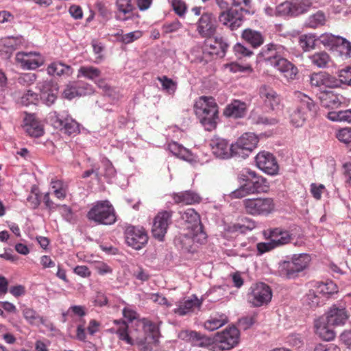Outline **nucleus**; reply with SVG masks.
Returning a JSON list of instances; mask_svg holds the SVG:
<instances>
[{
	"mask_svg": "<svg viewBox=\"0 0 351 351\" xmlns=\"http://www.w3.org/2000/svg\"><path fill=\"white\" fill-rule=\"evenodd\" d=\"M182 27V23L176 19L171 22H165L162 26V31L164 34H169L179 31Z\"/></svg>",
	"mask_w": 351,
	"mask_h": 351,
	"instance_id": "nucleus-54",
	"label": "nucleus"
},
{
	"mask_svg": "<svg viewBox=\"0 0 351 351\" xmlns=\"http://www.w3.org/2000/svg\"><path fill=\"white\" fill-rule=\"evenodd\" d=\"M272 298V291L269 285L258 282L252 285L247 295L248 302L254 307L269 304Z\"/></svg>",
	"mask_w": 351,
	"mask_h": 351,
	"instance_id": "nucleus-9",
	"label": "nucleus"
},
{
	"mask_svg": "<svg viewBox=\"0 0 351 351\" xmlns=\"http://www.w3.org/2000/svg\"><path fill=\"white\" fill-rule=\"evenodd\" d=\"M217 22L212 13L205 12L199 18L197 31L202 38H211L217 32Z\"/></svg>",
	"mask_w": 351,
	"mask_h": 351,
	"instance_id": "nucleus-19",
	"label": "nucleus"
},
{
	"mask_svg": "<svg viewBox=\"0 0 351 351\" xmlns=\"http://www.w3.org/2000/svg\"><path fill=\"white\" fill-rule=\"evenodd\" d=\"M313 351H341L339 347L333 343H317L315 346Z\"/></svg>",
	"mask_w": 351,
	"mask_h": 351,
	"instance_id": "nucleus-63",
	"label": "nucleus"
},
{
	"mask_svg": "<svg viewBox=\"0 0 351 351\" xmlns=\"http://www.w3.org/2000/svg\"><path fill=\"white\" fill-rule=\"evenodd\" d=\"M239 341V331L235 326L229 327L216 335L218 348L228 350L237 346Z\"/></svg>",
	"mask_w": 351,
	"mask_h": 351,
	"instance_id": "nucleus-17",
	"label": "nucleus"
},
{
	"mask_svg": "<svg viewBox=\"0 0 351 351\" xmlns=\"http://www.w3.org/2000/svg\"><path fill=\"white\" fill-rule=\"evenodd\" d=\"M169 150L176 156L184 160H191L192 159L191 152L182 145L177 142H171L168 144Z\"/></svg>",
	"mask_w": 351,
	"mask_h": 351,
	"instance_id": "nucleus-40",
	"label": "nucleus"
},
{
	"mask_svg": "<svg viewBox=\"0 0 351 351\" xmlns=\"http://www.w3.org/2000/svg\"><path fill=\"white\" fill-rule=\"evenodd\" d=\"M315 287L317 289V292H318L322 298L337 292V287L332 281L317 282Z\"/></svg>",
	"mask_w": 351,
	"mask_h": 351,
	"instance_id": "nucleus-46",
	"label": "nucleus"
},
{
	"mask_svg": "<svg viewBox=\"0 0 351 351\" xmlns=\"http://www.w3.org/2000/svg\"><path fill=\"white\" fill-rule=\"evenodd\" d=\"M281 56L273 63V66L277 69L287 80H294L298 73V68L290 61Z\"/></svg>",
	"mask_w": 351,
	"mask_h": 351,
	"instance_id": "nucleus-26",
	"label": "nucleus"
},
{
	"mask_svg": "<svg viewBox=\"0 0 351 351\" xmlns=\"http://www.w3.org/2000/svg\"><path fill=\"white\" fill-rule=\"evenodd\" d=\"M86 217L97 225L110 226L117 220V213L108 200L97 201L88 211Z\"/></svg>",
	"mask_w": 351,
	"mask_h": 351,
	"instance_id": "nucleus-4",
	"label": "nucleus"
},
{
	"mask_svg": "<svg viewBox=\"0 0 351 351\" xmlns=\"http://www.w3.org/2000/svg\"><path fill=\"white\" fill-rule=\"evenodd\" d=\"M241 177L245 184L232 193L234 197L241 198L249 194L266 193L269 189L268 180L254 171L245 169L243 171Z\"/></svg>",
	"mask_w": 351,
	"mask_h": 351,
	"instance_id": "nucleus-3",
	"label": "nucleus"
},
{
	"mask_svg": "<svg viewBox=\"0 0 351 351\" xmlns=\"http://www.w3.org/2000/svg\"><path fill=\"white\" fill-rule=\"evenodd\" d=\"M54 195L59 199H64L66 197L68 185L61 180L53 179L51 182Z\"/></svg>",
	"mask_w": 351,
	"mask_h": 351,
	"instance_id": "nucleus-42",
	"label": "nucleus"
},
{
	"mask_svg": "<svg viewBox=\"0 0 351 351\" xmlns=\"http://www.w3.org/2000/svg\"><path fill=\"white\" fill-rule=\"evenodd\" d=\"M201 305L202 302L197 297L193 296L180 302L178 306L173 310V313L179 316H184L199 308Z\"/></svg>",
	"mask_w": 351,
	"mask_h": 351,
	"instance_id": "nucleus-30",
	"label": "nucleus"
},
{
	"mask_svg": "<svg viewBox=\"0 0 351 351\" xmlns=\"http://www.w3.org/2000/svg\"><path fill=\"white\" fill-rule=\"evenodd\" d=\"M269 239L278 247L290 243L293 235L289 230L278 227L269 230Z\"/></svg>",
	"mask_w": 351,
	"mask_h": 351,
	"instance_id": "nucleus-27",
	"label": "nucleus"
},
{
	"mask_svg": "<svg viewBox=\"0 0 351 351\" xmlns=\"http://www.w3.org/2000/svg\"><path fill=\"white\" fill-rule=\"evenodd\" d=\"M343 40H344V42H339L335 49L339 51L346 58H350L351 43L344 38H343Z\"/></svg>",
	"mask_w": 351,
	"mask_h": 351,
	"instance_id": "nucleus-58",
	"label": "nucleus"
},
{
	"mask_svg": "<svg viewBox=\"0 0 351 351\" xmlns=\"http://www.w3.org/2000/svg\"><path fill=\"white\" fill-rule=\"evenodd\" d=\"M215 3L222 11L234 10L240 6L244 5L249 8L250 0H215Z\"/></svg>",
	"mask_w": 351,
	"mask_h": 351,
	"instance_id": "nucleus-39",
	"label": "nucleus"
},
{
	"mask_svg": "<svg viewBox=\"0 0 351 351\" xmlns=\"http://www.w3.org/2000/svg\"><path fill=\"white\" fill-rule=\"evenodd\" d=\"M338 81L340 84L351 85V68L347 67L339 71Z\"/></svg>",
	"mask_w": 351,
	"mask_h": 351,
	"instance_id": "nucleus-60",
	"label": "nucleus"
},
{
	"mask_svg": "<svg viewBox=\"0 0 351 351\" xmlns=\"http://www.w3.org/2000/svg\"><path fill=\"white\" fill-rule=\"evenodd\" d=\"M52 121L53 126L65 134L76 135L80 132L78 123L68 114V112L62 114L54 112Z\"/></svg>",
	"mask_w": 351,
	"mask_h": 351,
	"instance_id": "nucleus-12",
	"label": "nucleus"
},
{
	"mask_svg": "<svg viewBox=\"0 0 351 351\" xmlns=\"http://www.w3.org/2000/svg\"><path fill=\"white\" fill-rule=\"evenodd\" d=\"M173 213L172 210H162L158 212L154 219L152 232L153 237L160 241H163L168 228L172 222Z\"/></svg>",
	"mask_w": 351,
	"mask_h": 351,
	"instance_id": "nucleus-13",
	"label": "nucleus"
},
{
	"mask_svg": "<svg viewBox=\"0 0 351 351\" xmlns=\"http://www.w3.org/2000/svg\"><path fill=\"white\" fill-rule=\"evenodd\" d=\"M47 73L50 75H71L73 73V69L61 62H56L48 66Z\"/></svg>",
	"mask_w": 351,
	"mask_h": 351,
	"instance_id": "nucleus-38",
	"label": "nucleus"
},
{
	"mask_svg": "<svg viewBox=\"0 0 351 351\" xmlns=\"http://www.w3.org/2000/svg\"><path fill=\"white\" fill-rule=\"evenodd\" d=\"M95 8L103 18L106 19L109 16L110 13L105 3L98 1L95 3Z\"/></svg>",
	"mask_w": 351,
	"mask_h": 351,
	"instance_id": "nucleus-64",
	"label": "nucleus"
},
{
	"mask_svg": "<svg viewBox=\"0 0 351 351\" xmlns=\"http://www.w3.org/2000/svg\"><path fill=\"white\" fill-rule=\"evenodd\" d=\"M311 62L319 68H324L330 60L329 55L325 51L317 52L309 57Z\"/></svg>",
	"mask_w": 351,
	"mask_h": 351,
	"instance_id": "nucleus-48",
	"label": "nucleus"
},
{
	"mask_svg": "<svg viewBox=\"0 0 351 351\" xmlns=\"http://www.w3.org/2000/svg\"><path fill=\"white\" fill-rule=\"evenodd\" d=\"M327 117L332 121L351 122V110H341L338 112H330Z\"/></svg>",
	"mask_w": 351,
	"mask_h": 351,
	"instance_id": "nucleus-50",
	"label": "nucleus"
},
{
	"mask_svg": "<svg viewBox=\"0 0 351 351\" xmlns=\"http://www.w3.org/2000/svg\"><path fill=\"white\" fill-rule=\"evenodd\" d=\"M330 326L324 317H320L314 321L315 333L324 341H332L336 334Z\"/></svg>",
	"mask_w": 351,
	"mask_h": 351,
	"instance_id": "nucleus-24",
	"label": "nucleus"
},
{
	"mask_svg": "<svg viewBox=\"0 0 351 351\" xmlns=\"http://www.w3.org/2000/svg\"><path fill=\"white\" fill-rule=\"evenodd\" d=\"M288 49L277 43H271L265 45L258 53V57L265 61L269 62L272 65L275 60L281 56H287L289 54Z\"/></svg>",
	"mask_w": 351,
	"mask_h": 351,
	"instance_id": "nucleus-20",
	"label": "nucleus"
},
{
	"mask_svg": "<svg viewBox=\"0 0 351 351\" xmlns=\"http://www.w3.org/2000/svg\"><path fill=\"white\" fill-rule=\"evenodd\" d=\"M171 5L178 16L180 17L184 16L187 10V6L184 0H171Z\"/></svg>",
	"mask_w": 351,
	"mask_h": 351,
	"instance_id": "nucleus-57",
	"label": "nucleus"
},
{
	"mask_svg": "<svg viewBox=\"0 0 351 351\" xmlns=\"http://www.w3.org/2000/svg\"><path fill=\"white\" fill-rule=\"evenodd\" d=\"M125 239L129 246L138 250L147 243L148 235L143 227L128 226L125 230Z\"/></svg>",
	"mask_w": 351,
	"mask_h": 351,
	"instance_id": "nucleus-11",
	"label": "nucleus"
},
{
	"mask_svg": "<svg viewBox=\"0 0 351 351\" xmlns=\"http://www.w3.org/2000/svg\"><path fill=\"white\" fill-rule=\"evenodd\" d=\"M21 311L24 319L30 325L38 326L44 324L45 319L34 308L26 305L21 306Z\"/></svg>",
	"mask_w": 351,
	"mask_h": 351,
	"instance_id": "nucleus-37",
	"label": "nucleus"
},
{
	"mask_svg": "<svg viewBox=\"0 0 351 351\" xmlns=\"http://www.w3.org/2000/svg\"><path fill=\"white\" fill-rule=\"evenodd\" d=\"M143 328L145 332L149 333L147 337L154 340V343H158L160 330L158 326L148 319H143Z\"/></svg>",
	"mask_w": 351,
	"mask_h": 351,
	"instance_id": "nucleus-43",
	"label": "nucleus"
},
{
	"mask_svg": "<svg viewBox=\"0 0 351 351\" xmlns=\"http://www.w3.org/2000/svg\"><path fill=\"white\" fill-rule=\"evenodd\" d=\"M180 217L184 222V234L193 241L203 243L206 239V234L204 232L203 226L201 223L200 216L194 208H187L180 212Z\"/></svg>",
	"mask_w": 351,
	"mask_h": 351,
	"instance_id": "nucleus-5",
	"label": "nucleus"
},
{
	"mask_svg": "<svg viewBox=\"0 0 351 351\" xmlns=\"http://www.w3.org/2000/svg\"><path fill=\"white\" fill-rule=\"evenodd\" d=\"M321 105L328 108H335L346 102V99L341 94L332 90L322 91L319 95Z\"/></svg>",
	"mask_w": 351,
	"mask_h": 351,
	"instance_id": "nucleus-22",
	"label": "nucleus"
},
{
	"mask_svg": "<svg viewBox=\"0 0 351 351\" xmlns=\"http://www.w3.org/2000/svg\"><path fill=\"white\" fill-rule=\"evenodd\" d=\"M194 112L205 130L211 131L216 128L218 106L212 97H199L194 104Z\"/></svg>",
	"mask_w": 351,
	"mask_h": 351,
	"instance_id": "nucleus-1",
	"label": "nucleus"
},
{
	"mask_svg": "<svg viewBox=\"0 0 351 351\" xmlns=\"http://www.w3.org/2000/svg\"><path fill=\"white\" fill-rule=\"evenodd\" d=\"M304 302L310 308H316L323 302V300L322 295L317 292V289L315 288L308 291L304 298Z\"/></svg>",
	"mask_w": 351,
	"mask_h": 351,
	"instance_id": "nucleus-47",
	"label": "nucleus"
},
{
	"mask_svg": "<svg viewBox=\"0 0 351 351\" xmlns=\"http://www.w3.org/2000/svg\"><path fill=\"white\" fill-rule=\"evenodd\" d=\"M337 138L344 143L351 142V128H343L339 130L337 134Z\"/></svg>",
	"mask_w": 351,
	"mask_h": 351,
	"instance_id": "nucleus-62",
	"label": "nucleus"
},
{
	"mask_svg": "<svg viewBox=\"0 0 351 351\" xmlns=\"http://www.w3.org/2000/svg\"><path fill=\"white\" fill-rule=\"evenodd\" d=\"M23 128L31 136L39 137L43 134L42 125L33 114H25L23 119Z\"/></svg>",
	"mask_w": 351,
	"mask_h": 351,
	"instance_id": "nucleus-31",
	"label": "nucleus"
},
{
	"mask_svg": "<svg viewBox=\"0 0 351 351\" xmlns=\"http://www.w3.org/2000/svg\"><path fill=\"white\" fill-rule=\"evenodd\" d=\"M122 33L123 30H120V32L117 33L114 36L117 38L118 40L125 45L133 43L143 36V32L140 30L134 31L125 34Z\"/></svg>",
	"mask_w": 351,
	"mask_h": 351,
	"instance_id": "nucleus-49",
	"label": "nucleus"
},
{
	"mask_svg": "<svg viewBox=\"0 0 351 351\" xmlns=\"http://www.w3.org/2000/svg\"><path fill=\"white\" fill-rule=\"evenodd\" d=\"M256 167L264 173L275 176L278 173L279 165L276 158L273 154L262 151L257 154L255 157Z\"/></svg>",
	"mask_w": 351,
	"mask_h": 351,
	"instance_id": "nucleus-15",
	"label": "nucleus"
},
{
	"mask_svg": "<svg viewBox=\"0 0 351 351\" xmlns=\"http://www.w3.org/2000/svg\"><path fill=\"white\" fill-rule=\"evenodd\" d=\"M252 123L256 125H274L278 121L275 118H268L264 115H256L252 114L250 116Z\"/></svg>",
	"mask_w": 351,
	"mask_h": 351,
	"instance_id": "nucleus-56",
	"label": "nucleus"
},
{
	"mask_svg": "<svg viewBox=\"0 0 351 351\" xmlns=\"http://www.w3.org/2000/svg\"><path fill=\"white\" fill-rule=\"evenodd\" d=\"M178 337L193 346L206 347L211 343V339L202 336L200 333L193 330H183L178 334Z\"/></svg>",
	"mask_w": 351,
	"mask_h": 351,
	"instance_id": "nucleus-28",
	"label": "nucleus"
},
{
	"mask_svg": "<svg viewBox=\"0 0 351 351\" xmlns=\"http://www.w3.org/2000/svg\"><path fill=\"white\" fill-rule=\"evenodd\" d=\"M235 54L240 57H249L253 54V52L241 43H237L234 46Z\"/></svg>",
	"mask_w": 351,
	"mask_h": 351,
	"instance_id": "nucleus-61",
	"label": "nucleus"
},
{
	"mask_svg": "<svg viewBox=\"0 0 351 351\" xmlns=\"http://www.w3.org/2000/svg\"><path fill=\"white\" fill-rule=\"evenodd\" d=\"M16 62L23 69L32 70L41 66L45 62L44 57L38 52H18Z\"/></svg>",
	"mask_w": 351,
	"mask_h": 351,
	"instance_id": "nucleus-18",
	"label": "nucleus"
},
{
	"mask_svg": "<svg viewBox=\"0 0 351 351\" xmlns=\"http://www.w3.org/2000/svg\"><path fill=\"white\" fill-rule=\"evenodd\" d=\"M259 93L265 106L272 110L279 108L281 99L280 95L273 88L267 86H263L260 88Z\"/></svg>",
	"mask_w": 351,
	"mask_h": 351,
	"instance_id": "nucleus-25",
	"label": "nucleus"
},
{
	"mask_svg": "<svg viewBox=\"0 0 351 351\" xmlns=\"http://www.w3.org/2000/svg\"><path fill=\"white\" fill-rule=\"evenodd\" d=\"M209 146L213 154L221 159H228L234 154L233 144L230 145L228 141L219 136H213L209 141Z\"/></svg>",
	"mask_w": 351,
	"mask_h": 351,
	"instance_id": "nucleus-16",
	"label": "nucleus"
},
{
	"mask_svg": "<svg viewBox=\"0 0 351 351\" xmlns=\"http://www.w3.org/2000/svg\"><path fill=\"white\" fill-rule=\"evenodd\" d=\"M326 23V16L323 12L318 11L309 16L307 21V26L311 28H317L322 26Z\"/></svg>",
	"mask_w": 351,
	"mask_h": 351,
	"instance_id": "nucleus-51",
	"label": "nucleus"
},
{
	"mask_svg": "<svg viewBox=\"0 0 351 351\" xmlns=\"http://www.w3.org/2000/svg\"><path fill=\"white\" fill-rule=\"evenodd\" d=\"M158 80L161 83L164 90L168 93H173L176 90V84L167 76L158 77Z\"/></svg>",
	"mask_w": 351,
	"mask_h": 351,
	"instance_id": "nucleus-59",
	"label": "nucleus"
},
{
	"mask_svg": "<svg viewBox=\"0 0 351 351\" xmlns=\"http://www.w3.org/2000/svg\"><path fill=\"white\" fill-rule=\"evenodd\" d=\"M305 3L293 4L289 1H285L276 8V13L280 16H297L305 12L306 9L303 8Z\"/></svg>",
	"mask_w": 351,
	"mask_h": 351,
	"instance_id": "nucleus-33",
	"label": "nucleus"
},
{
	"mask_svg": "<svg viewBox=\"0 0 351 351\" xmlns=\"http://www.w3.org/2000/svg\"><path fill=\"white\" fill-rule=\"evenodd\" d=\"M246 213L252 216H268L276 210V203L271 197L247 198L243 201Z\"/></svg>",
	"mask_w": 351,
	"mask_h": 351,
	"instance_id": "nucleus-6",
	"label": "nucleus"
},
{
	"mask_svg": "<svg viewBox=\"0 0 351 351\" xmlns=\"http://www.w3.org/2000/svg\"><path fill=\"white\" fill-rule=\"evenodd\" d=\"M320 43L330 49H335L339 42H344L343 37L335 36L332 34L325 33L319 36Z\"/></svg>",
	"mask_w": 351,
	"mask_h": 351,
	"instance_id": "nucleus-44",
	"label": "nucleus"
},
{
	"mask_svg": "<svg viewBox=\"0 0 351 351\" xmlns=\"http://www.w3.org/2000/svg\"><path fill=\"white\" fill-rule=\"evenodd\" d=\"M310 82L312 86L319 88L339 86V82L335 77L323 71L313 73L310 77Z\"/></svg>",
	"mask_w": 351,
	"mask_h": 351,
	"instance_id": "nucleus-21",
	"label": "nucleus"
},
{
	"mask_svg": "<svg viewBox=\"0 0 351 351\" xmlns=\"http://www.w3.org/2000/svg\"><path fill=\"white\" fill-rule=\"evenodd\" d=\"M245 8L242 5L234 10L221 11L218 16L219 22L231 31L237 29L244 21L243 11H247Z\"/></svg>",
	"mask_w": 351,
	"mask_h": 351,
	"instance_id": "nucleus-10",
	"label": "nucleus"
},
{
	"mask_svg": "<svg viewBox=\"0 0 351 351\" xmlns=\"http://www.w3.org/2000/svg\"><path fill=\"white\" fill-rule=\"evenodd\" d=\"M171 196L176 204L193 205L199 204L202 200L200 195L193 190L173 193Z\"/></svg>",
	"mask_w": 351,
	"mask_h": 351,
	"instance_id": "nucleus-23",
	"label": "nucleus"
},
{
	"mask_svg": "<svg viewBox=\"0 0 351 351\" xmlns=\"http://www.w3.org/2000/svg\"><path fill=\"white\" fill-rule=\"evenodd\" d=\"M101 71L98 68L93 66H82L78 70L77 77L82 76L85 78L95 81L101 75Z\"/></svg>",
	"mask_w": 351,
	"mask_h": 351,
	"instance_id": "nucleus-45",
	"label": "nucleus"
},
{
	"mask_svg": "<svg viewBox=\"0 0 351 351\" xmlns=\"http://www.w3.org/2000/svg\"><path fill=\"white\" fill-rule=\"evenodd\" d=\"M258 141V137L255 134L251 132L244 133L233 144L234 154L237 156L245 158L250 152L256 147Z\"/></svg>",
	"mask_w": 351,
	"mask_h": 351,
	"instance_id": "nucleus-14",
	"label": "nucleus"
},
{
	"mask_svg": "<svg viewBox=\"0 0 351 351\" xmlns=\"http://www.w3.org/2000/svg\"><path fill=\"white\" fill-rule=\"evenodd\" d=\"M241 36L246 43L254 49L261 47L265 41V37L261 32L251 28L243 29Z\"/></svg>",
	"mask_w": 351,
	"mask_h": 351,
	"instance_id": "nucleus-32",
	"label": "nucleus"
},
{
	"mask_svg": "<svg viewBox=\"0 0 351 351\" xmlns=\"http://www.w3.org/2000/svg\"><path fill=\"white\" fill-rule=\"evenodd\" d=\"M228 322L227 317L225 315L212 316L204 322V328L210 331H213L223 326Z\"/></svg>",
	"mask_w": 351,
	"mask_h": 351,
	"instance_id": "nucleus-41",
	"label": "nucleus"
},
{
	"mask_svg": "<svg viewBox=\"0 0 351 351\" xmlns=\"http://www.w3.org/2000/svg\"><path fill=\"white\" fill-rule=\"evenodd\" d=\"M311 261V258L308 254H294L290 260L280 264L281 272L287 278H294L308 267Z\"/></svg>",
	"mask_w": 351,
	"mask_h": 351,
	"instance_id": "nucleus-7",
	"label": "nucleus"
},
{
	"mask_svg": "<svg viewBox=\"0 0 351 351\" xmlns=\"http://www.w3.org/2000/svg\"><path fill=\"white\" fill-rule=\"evenodd\" d=\"M228 47V45L221 37L215 38L213 44L210 43L206 45L204 53H208L211 56L223 57Z\"/></svg>",
	"mask_w": 351,
	"mask_h": 351,
	"instance_id": "nucleus-36",
	"label": "nucleus"
},
{
	"mask_svg": "<svg viewBox=\"0 0 351 351\" xmlns=\"http://www.w3.org/2000/svg\"><path fill=\"white\" fill-rule=\"evenodd\" d=\"M114 323L118 325L116 333L118 335L119 339L131 346L136 344L141 351H152L154 347L158 343H154L153 339L149 341L148 337L141 339L137 338L134 340L129 335L128 332V326L125 321L114 320Z\"/></svg>",
	"mask_w": 351,
	"mask_h": 351,
	"instance_id": "nucleus-8",
	"label": "nucleus"
},
{
	"mask_svg": "<svg viewBox=\"0 0 351 351\" xmlns=\"http://www.w3.org/2000/svg\"><path fill=\"white\" fill-rule=\"evenodd\" d=\"M293 100L294 108L290 113V121L295 127H301L315 114L317 106L311 98L300 91L294 93Z\"/></svg>",
	"mask_w": 351,
	"mask_h": 351,
	"instance_id": "nucleus-2",
	"label": "nucleus"
},
{
	"mask_svg": "<svg viewBox=\"0 0 351 351\" xmlns=\"http://www.w3.org/2000/svg\"><path fill=\"white\" fill-rule=\"evenodd\" d=\"M83 94H84V90L77 83L68 85L63 92L64 97L69 99H72Z\"/></svg>",
	"mask_w": 351,
	"mask_h": 351,
	"instance_id": "nucleus-52",
	"label": "nucleus"
},
{
	"mask_svg": "<svg viewBox=\"0 0 351 351\" xmlns=\"http://www.w3.org/2000/svg\"><path fill=\"white\" fill-rule=\"evenodd\" d=\"M115 5L117 9V19L125 21L132 19L135 9L132 0H116Z\"/></svg>",
	"mask_w": 351,
	"mask_h": 351,
	"instance_id": "nucleus-34",
	"label": "nucleus"
},
{
	"mask_svg": "<svg viewBox=\"0 0 351 351\" xmlns=\"http://www.w3.org/2000/svg\"><path fill=\"white\" fill-rule=\"evenodd\" d=\"M247 111V104L240 100H234L229 104L223 111V114L227 117L241 118L243 117Z\"/></svg>",
	"mask_w": 351,
	"mask_h": 351,
	"instance_id": "nucleus-35",
	"label": "nucleus"
},
{
	"mask_svg": "<svg viewBox=\"0 0 351 351\" xmlns=\"http://www.w3.org/2000/svg\"><path fill=\"white\" fill-rule=\"evenodd\" d=\"M316 39L314 35H302L300 37L299 43L304 51H308L315 49Z\"/></svg>",
	"mask_w": 351,
	"mask_h": 351,
	"instance_id": "nucleus-53",
	"label": "nucleus"
},
{
	"mask_svg": "<svg viewBox=\"0 0 351 351\" xmlns=\"http://www.w3.org/2000/svg\"><path fill=\"white\" fill-rule=\"evenodd\" d=\"M38 101V95L31 90H28L21 97L20 103L23 106H27L30 104H36Z\"/></svg>",
	"mask_w": 351,
	"mask_h": 351,
	"instance_id": "nucleus-55",
	"label": "nucleus"
},
{
	"mask_svg": "<svg viewBox=\"0 0 351 351\" xmlns=\"http://www.w3.org/2000/svg\"><path fill=\"white\" fill-rule=\"evenodd\" d=\"M349 317V315L344 308L332 306L327 312L325 317L331 326L344 325Z\"/></svg>",
	"mask_w": 351,
	"mask_h": 351,
	"instance_id": "nucleus-29",
	"label": "nucleus"
}]
</instances>
